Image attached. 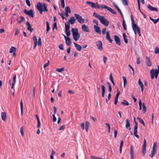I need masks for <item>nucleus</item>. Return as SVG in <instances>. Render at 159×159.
<instances>
[{"instance_id":"35","label":"nucleus","mask_w":159,"mask_h":159,"mask_svg":"<svg viewBox=\"0 0 159 159\" xmlns=\"http://www.w3.org/2000/svg\"><path fill=\"white\" fill-rule=\"evenodd\" d=\"M46 26H47V29H46V31H47V33L46 34H47L48 33V32L49 31V30H50V28L49 26V24L48 21L46 22Z\"/></svg>"},{"instance_id":"61","label":"nucleus","mask_w":159,"mask_h":159,"mask_svg":"<svg viewBox=\"0 0 159 159\" xmlns=\"http://www.w3.org/2000/svg\"><path fill=\"white\" fill-rule=\"evenodd\" d=\"M49 60H48V62L47 63H46L45 64H44V65H43L44 68H45V67L48 66L49 65Z\"/></svg>"},{"instance_id":"11","label":"nucleus","mask_w":159,"mask_h":159,"mask_svg":"<svg viewBox=\"0 0 159 159\" xmlns=\"http://www.w3.org/2000/svg\"><path fill=\"white\" fill-rule=\"evenodd\" d=\"M114 39L116 43L119 45H120L121 44V42L119 37L116 35H115L114 36Z\"/></svg>"},{"instance_id":"53","label":"nucleus","mask_w":159,"mask_h":159,"mask_svg":"<svg viewBox=\"0 0 159 159\" xmlns=\"http://www.w3.org/2000/svg\"><path fill=\"white\" fill-rule=\"evenodd\" d=\"M65 33L67 37H69L70 34V30L68 31H65Z\"/></svg>"},{"instance_id":"21","label":"nucleus","mask_w":159,"mask_h":159,"mask_svg":"<svg viewBox=\"0 0 159 159\" xmlns=\"http://www.w3.org/2000/svg\"><path fill=\"white\" fill-rule=\"evenodd\" d=\"M86 3L90 5L93 8H96V4L95 3L92 2L90 1H87Z\"/></svg>"},{"instance_id":"22","label":"nucleus","mask_w":159,"mask_h":159,"mask_svg":"<svg viewBox=\"0 0 159 159\" xmlns=\"http://www.w3.org/2000/svg\"><path fill=\"white\" fill-rule=\"evenodd\" d=\"M101 87L102 90V97H104L105 92V88L104 85H102Z\"/></svg>"},{"instance_id":"26","label":"nucleus","mask_w":159,"mask_h":159,"mask_svg":"<svg viewBox=\"0 0 159 159\" xmlns=\"http://www.w3.org/2000/svg\"><path fill=\"white\" fill-rule=\"evenodd\" d=\"M93 16L95 17L98 18L99 20L102 17V16H100L98 14L95 12L93 13Z\"/></svg>"},{"instance_id":"18","label":"nucleus","mask_w":159,"mask_h":159,"mask_svg":"<svg viewBox=\"0 0 159 159\" xmlns=\"http://www.w3.org/2000/svg\"><path fill=\"white\" fill-rule=\"evenodd\" d=\"M130 155L131 157V158H134V155L133 149V146L132 145H131L130 146Z\"/></svg>"},{"instance_id":"48","label":"nucleus","mask_w":159,"mask_h":159,"mask_svg":"<svg viewBox=\"0 0 159 159\" xmlns=\"http://www.w3.org/2000/svg\"><path fill=\"white\" fill-rule=\"evenodd\" d=\"M54 29H55L56 30H57V29L56 22H54L53 25V26L52 27L53 30Z\"/></svg>"},{"instance_id":"39","label":"nucleus","mask_w":159,"mask_h":159,"mask_svg":"<svg viewBox=\"0 0 159 159\" xmlns=\"http://www.w3.org/2000/svg\"><path fill=\"white\" fill-rule=\"evenodd\" d=\"M122 78L123 80V82H124V87L125 88V85L127 84V81L126 79V78L124 76H122Z\"/></svg>"},{"instance_id":"49","label":"nucleus","mask_w":159,"mask_h":159,"mask_svg":"<svg viewBox=\"0 0 159 159\" xmlns=\"http://www.w3.org/2000/svg\"><path fill=\"white\" fill-rule=\"evenodd\" d=\"M20 20L18 21V23H21L23 20H25V18L23 16L20 17Z\"/></svg>"},{"instance_id":"40","label":"nucleus","mask_w":159,"mask_h":159,"mask_svg":"<svg viewBox=\"0 0 159 159\" xmlns=\"http://www.w3.org/2000/svg\"><path fill=\"white\" fill-rule=\"evenodd\" d=\"M157 142H156L153 143L152 149L157 150Z\"/></svg>"},{"instance_id":"28","label":"nucleus","mask_w":159,"mask_h":159,"mask_svg":"<svg viewBox=\"0 0 159 159\" xmlns=\"http://www.w3.org/2000/svg\"><path fill=\"white\" fill-rule=\"evenodd\" d=\"M126 121V125L125 127L127 128H128L130 126V124L129 121V119H126L125 120Z\"/></svg>"},{"instance_id":"32","label":"nucleus","mask_w":159,"mask_h":159,"mask_svg":"<svg viewBox=\"0 0 159 159\" xmlns=\"http://www.w3.org/2000/svg\"><path fill=\"white\" fill-rule=\"evenodd\" d=\"M16 51V48L14 47H11V48L10 49L9 52L11 53L14 52H15Z\"/></svg>"},{"instance_id":"15","label":"nucleus","mask_w":159,"mask_h":159,"mask_svg":"<svg viewBox=\"0 0 159 159\" xmlns=\"http://www.w3.org/2000/svg\"><path fill=\"white\" fill-rule=\"evenodd\" d=\"M75 20H76L74 17L72 16L69 20L68 21L67 23H68L69 24H70L71 25H73L75 23Z\"/></svg>"},{"instance_id":"20","label":"nucleus","mask_w":159,"mask_h":159,"mask_svg":"<svg viewBox=\"0 0 159 159\" xmlns=\"http://www.w3.org/2000/svg\"><path fill=\"white\" fill-rule=\"evenodd\" d=\"M65 40L66 45L67 46H70L71 43V39L69 37H67V39Z\"/></svg>"},{"instance_id":"51","label":"nucleus","mask_w":159,"mask_h":159,"mask_svg":"<svg viewBox=\"0 0 159 159\" xmlns=\"http://www.w3.org/2000/svg\"><path fill=\"white\" fill-rule=\"evenodd\" d=\"M38 44V46H41V39L40 37H39Z\"/></svg>"},{"instance_id":"60","label":"nucleus","mask_w":159,"mask_h":159,"mask_svg":"<svg viewBox=\"0 0 159 159\" xmlns=\"http://www.w3.org/2000/svg\"><path fill=\"white\" fill-rule=\"evenodd\" d=\"M110 79L111 82L113 81L112 74L111 73H110Z\"/></svg>"},{"instance_id":"4","label":"nucleus","mask_w":159,"mask_h":159,"mask_svg":"<svg viewBox=\"0 0 159 159\" xmlns=\"http://www.w3.org/2000/svg\"><path fill=\"white\" fill-rule=\"evenodd\" d=\"M100 7L101 8H104L106 9L107 10L111 12L114 14H117L116 12V11H113L111 7H108L107 6L102 4L100 6Z\"/></svg>"},{"instance_id":"57","label":"nucleus","mask_w":159,"mask_h":159,"mask_svg":"<svg viewBox=\"0 0 159 159\" xmlns=\"http://www.w3.org/2000/svg\"><path fill=\"white\" fill-rule=\"evenodd\" d=\"M129 66L131 69L133 71V75H134V70L133 68L130 65H129Z\"/></svg>"},{"instance_id":"41","label":"nucleus","mask_w":159,"mask_h":159,"mask_svg":"<svg viewBox=\"0 0 159 159\" xmlns=\"http://www.w3.org/2000/svg\"><path fill=\"white\" fill-rule=\"evenodd\" d=\"M123 4L125 6L128 5V4L127 0H121Z\"/></svg>"},{"instance_id":"27","label":"nucleus","mask_w":159,"mask_h":159,"mask_svg":"<svg viewBox=\"0 0 159 159\" xmlns=\"http://www.w3.org/2000/svg\"><path fill=\"white\" fill-rule=\"evenodd\" d=\"M123 36L125 42L126 43H128V39L127 38V36L125 33H123Z\"/></svg>"},{"instance_id":"24","label":"nucleus","mask_w":159,"mask_h":159,"mask_svg":"<svg viewBox=\"0 0 159 159\" xmlns=\"http://www.w3.org/2000/svg\"><path fill=\"white\" fill-rule=\"evenodd\" d=\"M1 116L2 119L4 121H5L6 117V113L5 112H2Z\"/></svg>"},{"instance_id":"29","label":"nucleus","mask_w":159,"mask_h":159,"mask_svg":"<svg viewBox=\"0 0 159 159\" xmlns=\"http://www.w3.org/2000/svg\"><path fill=\"white\" fill-rule=\"evenodd\" d=\"M121 104L125 106H128L129 105V103L126 100H124Z\"/></svg>"},{"instance_id":"14","label":"nucleus","mask_w":159,"mask_h":159,"mask_svg":"<svg viewBox=\"0 0 159 159\" xmlns=\"http://www.w3.org/2000/svg\"><path fill=\"white\" fill-rule=\"evenodd\" d=\"M26 25L27 26V29L30 31V32H32L34 30V29L31 28V26L30 24L29 21H27L26 23Z\"/></svg>"},{"instance_id":"36","label":"nucleus","mask_w":159,"mask_h":159,"mask_svg":"<svg viewBox=\"0 0 159 159\" xmlns=\"http://www.w3.org/2000/svg\"><path fill=\"white\" fill-rule=\"evenodd\" d=\"M76 49L79 51H80L81 50L82 47L80 45L78 44H76L75 46Z\"/></svg>"},{"instance_id":"63","label":"nucleus","mask_w":159,"mask_h":159,"mask_svg":"<svg viewBox=\"0 0 159 159\" xmlns=\"http://www.w3.org/2000/svg\"><path fill=\"white\" fill-rule=\"evenodd\" d=\"M52 117H53V121L54 122H55L57 120V118L55 116V114H53L52 115Z\"/></svg>"},{"instance_id":"17","label":"nucleus","mask_w":159,"mask_h":159,"mask_svg":"<svg viewBox=\"0 0 159 159\" xmlns=\"http://www.w3.org/2000/svg\"><path fill=\"white\" fill-rule=\"evenodd\" d=\"M94 30L96 32L100 34H101V30L99 27L95 25H94Z\"/></svg>"},{"instance_id":"31","label":"nucleus","mask_w":159,"mask_h":159,"mask_svg":"<svg viewBox=\"0 0 159 159\" xmlns=\"http://www.w3.org/2000/svg\"><path fill=\"white\" fill-rule=\"evenodd\" d=\"M146 146L143 145V148L142 150V153L143 154V156H144L146 152Z\"/></svg>"},{"instance_id":"38","label":"nucleus","mask_w":159,"mask_h":159,"mask_svg":"<svg viewBox=\"0 0 159 159\" xmlns=\"http://www.w3.org/2000/svg\"><path fill=\"white\" fill-rule=\"evenodd\" d=\"M20 106L21 114L22 115H23V104L22 100H21V102H20Z\"/></svg>"},{"instance_id":"13","label":"nucleus","mask_w":159,"mask_h":159,"mask_svg":"<svg viewBox=\"0 0 159 159\" xmlns=\"http://www.w3.org/2000/svg\"><path fill=\"white\" fill-rule=\"evenodd\" d=\"M147 8L149 10L151 11H158L157 8L152 7L149 4L148 5Z\"/></svg>"},{"instance_id":"3","label":"nucleus","mask_w":159,"mask_h":159,"mask_svg":"<svg viewBox=\"0 0 159 159\" xmlns=\"http://www.w3.org/2000/svg\"><path fill=\"white\" fill-rule=\"evenodd\" d=\"M130 17L132 21V25L133 29L134 31H138L140 29V28L135 23L132 14L131 15Z\"/></svg>"},{"instance_id":"59","label":"nucleus","mask_w":159,"mask_h":159,"mask_svg":"<svg viewBox=\"0 0 159 159\" xmlns=\"http://www.w3.org/2000/svg\"><path fill=\"white\" fill-rule=\"evenodd\" d=\"M139 110H142V102L140 100L139 102Z\"/></svg>"},{"instance_id":"62","label":"nucleus","mask_w":159,"mask_h":159,"mask_svg":"<svg viewBox=\"0 0 159 159\" xmlns=\"http://www.w3.org/2000/svg\"><path fill=\"white\" fill-rule=\"evenodd\" d=\"M58 14L63 19H65V17H64V16L62 13H58Z\"/></svg>"},{"instance_id":"43","label":"nucleus","mask_w":159,"mask_h":159,"mask_svg":"<svg viewBox=\"0 0 159 159\" xmlns=\"http://www.w3.org/2000/svg\"><path fill=\"white\" fill-rule=\"evenodd\" d=\"M123 26L124 30H126L127 29V28L126 26V24L125 21L124 19H123Z\"/></svg>"},{"instance_id":"2","label":"nucleus","mask_w":159,"mask_h":159,"mask_svg":"<svg viewBox=\"0 0 159 159\" xmlns=\"http://www.w3.org/2000/svg\"><path fill=\"white\" fill-rule=\"evenodd\" d=\"M73 39L75 41L78 40L80 38V34L78 33V30L77 28H72L71 29Z\"/></svg>"},{"instance_id":"9","label":"nucleus","mask_w":159,"mask_h":159,"mask_svg":"<svg viewBox=\"0 0 159 159\" xmlns=\"http://www.w3.org/2000/svg\"><path fill=\"white\" fill-rule=\"evenodd\" d=\"M23 12L30 17H34V12L32 9L28 11L26 9H25L23 10Z\"/></svg>"},{"instance_id":"58","label":"nucleus","mask_w":159,"mask_h":159,"mask_svg":"<svg viewBox=\"0 0 159 159\" xmlns=\"http://www.w3.org/2000/svg\"><path fill=\"white\" fill-rule=\"evenodd\" d=\"M114 137L116 138L117 134V131L116 129H114Z\"/></svg>"},{"instance_id":"19","label":"nucleus","mask_w":159,"mask_h":159,"mask_svg":"<svg viewBox=\"0 0 159 159\" xmlns=\"http://www.w3.org/2000/svg\"><path fill=\"white\" fill-rule=\"evenodd\" d=\"M146 63L147 65L148 66H152V64L150 61V58L148 57H146Z\"/></svg>"},{"instance_id":"10","label":"nucleus","mask_w":159,"mask_h":159,"mask_svg":"<svg viewBox=\"0 0 159 159\" xmlns=\"http://www.w3.org/2000/svg\"><path fill=\"white\" fill-rule=\"evenodd\" d=\"M96 44L98 49L101 50L102 49V43L101 41L100 40L96 42Z\"/></svg>"},{"instance_id":"55","label":"nucleus","mask_w":159,"mask_h":159,"mask_svg":"<svg viewBox=\"0 0 159 159\" xmlns=\"http://www.w3.org/2000/svg\"><path fill=\"white\" fill-rule=\"evenodd\" d=\"M80 125L82 129L83 130H84V123L83 122H82V123H80Z\"/></svg>"},{"instance_id":"47","label":"nucleus","mask_w":159,"mask_h":159,"mask_svg":"<svg viewBox=\"0 0 159 159\" xmlns=\"http://www.w3.org/2000/svg\"><path fill=\"white\" fill-rule=\"evenodd\" d=\"M61 4L62 8H64L65 6L64 0H61Z\"/></svg>"},{"instance_id":"42","label":"nucleus","mask_w":159,"mask_h":159,"mask_svg":"<svg viewBox=\"0 0 159 159\" xmlns=\"http://www.w3.org/2000/svg\"><path fill=\"white\" fill-rule=\"evenodd\" d=\"M64 68L62 67L61 68H57L56 70L59 72H61L62 71H64Z\"/></svg>"},{"instance_id":"23","label":"nucleus","mask_w":159,"mask_h":159,"mask_svg":"<svg viewBox=\"0 0 159 159\" xmlns=\"http://www.w3.org/2000/svg\"><path fill=\"white\" fill-rule=\"evenodd\" d=\"M157 153V150L152 149V151L151 154L149 155V156L151 157L152 158Z\"/></svg>"},{"instance_id":"25","label":"nucleus","mask_w":159,"mask_h":159,"mask_svg":"<svg viewBox=\"0 0 159 159\" xmlns=\"http://www.w3.org/2000/svg\"><path fill=\"white\" fill-rule=\"evenodd\" d=\"M65 31H68L70 30V25L68 23H65Z\"/></svg>"},{"instance_id":"34","label":"nucleus","mask_w":159,"mask_h":159,"mask_svg":"<svg viewBox=\"0 0 159 159\" xmlns=\"http://www.w3.org/2000/svg\"><path fill=\"white\" fill-rule=\"evenodd\" d=\"M142 106H143V113H145L147 111L146 107L145 106V103H142Z\"/></svg>"},{"instance_id":"50","label":"nucleus","mask_w":159,"mask_h":159,"mask_svg":"<svg viewBox=\"0 0 159 159\" xmlns=\"http://www.w3.org/2000/svg\"><path fill=\"white\" fill-rule=\"evenodd\" d=\"M33 39L34 41V43H37V40L36 37L35 35H34L33 37Z\"/></svg>"},{"instance_id":"1","label":"nucleus","mask_w":159,"mask_h":159,"mask_svg":"<svg viewBox=\"0 0 159 159\" xmlns=\"http://www.w3.org/2000/svg\"><path fill=\"white\" fill-rule=\"evenodd\" d=\"M36 7L40 14H42L43 11L47 12L48 11L47 7L45 3L42 4L40 2H38L37 4Z\"/></svg>"},{"instance_id":"52","label":"nucleus","mask_w":159,"mask_h":159,"mask_svg":"<svg viewBox=\"0 0 159 159\" xmlns=\"http://www.w3.org/2000/svg\"><path fill=\"white\" fill-rule=\"evenodd\" d=\"M154 52L156 54L159 53V48L157 47L154 49Z\"/></svg>"},{"instance_id":"7","label":"nucleus","mask_w":159,"mask_h":159,"mask_svg":"<svg viewBox=\"0 0 159 159\" xmlns=\"http://www.w3.org/2000/svg\"><path fill=\"white\" fill-rule=\"evenodd\" d=\"M134 122L135 123V125L134 126V136L137 137V138H139V136L137 134V129L138 127V124L137 122L136 121V120H134Z\"/></svg>"},{"instance_id":"45","label":"nucleus","mask_w":159,"mask_h":159,"mask_svg":"<svg viewBox=\"0 0 159 159\" xmlns=\"http://www.w3.org/2000/svg\"><path fill=\"white\" fill-rule=\"evenodd\" d=\"M90 158L91 159H102L99 157H98L96 156H91L90 157Z\"/></svg>"},{"instance_id":"12","label":"nucleus","mask_w":159,"mask_h":159,"mask_svg":"<svg viewBox=\"0 0 159 159\" xmlns=\"http://www.w3.org/2000/svg\"><path fill=\"white\" fill-rule=\"evenodd\" d=\"M81 29L82 31L84 32H89V28L87 25L83 24L82 25Z\"/></svg>"},{"instance_id":"56","label":"nucleus","mask_w":159,"mask_h":159,"mask_svg":"<svg viewBox=\"0 0 159 159\" xmlns=\"http://www.w3.org/2000/svg\"><path fill=\"white\" fill-rule=\"evenodd\" d=\"M25 1L26 3L28 6L30 7L31 6L30 2L29 0H25Z\"/></svg>"},{"instance_id":"37","label":"nucleus","mask_w":159,"mask_h":159,"mask_svg":"<svg viewBox=\"0 0 159 159\" xmlns=\"http://www.w3.org/2000/svg\"><path fill=\"white\" fill-rule=\"evenodd\" d=\"M137 119L139 120V122L140 123H141L143 125H144V126H145V123H144V121L143 120L142 118H141L139 117H137Z\"/></svg>"},{"instance_id":"5","label":"nucleus","mask_w":159,"mask_h":159,"mask_svg":"<svg viewBox=\"0 0 159 159\" xmlns=\"http://www.w3.org/2000/svg\"><path fill=\"white\" fill-rule=\"evenodd\" d=\"M99 20L101 23L106 26H107L109 24V21L105 17L103 16H102L101 18L99 19Z\"/></svg>"},{"instance_id":"8","label":"nucleus","mask_w":159,"mask_h":159,"mask_svg":"<svg viewBox=\"0 0 159 159\" xmlns=\"http://www.w3.org/2000/svg\"><path fill=\"white\" fill-rule=\"evenodd\" d=\"M157 67L158 69L157 68H156L155 70L152 69L150 70L152 73H153L155 75V77L156 79L157 78L158 75L159 73V65H157Z\"/></svg>"},{"instance_id":"54","label":"nucleus","mask_w":159,"mask_h":159,"mask_svg":"<svg viewBox=\"0 0 159 159\" xmlns=\"http://www.w3.org/2000/svg\"><path fill=\"white\" fill-rule=\"evenodd\" d=\"M120 94V92L118 91V89H117V93L116 95V97L115 98H118V97L119 96V95Z\"/></svg>"},{"instance_id":"16","label":"nucleus","mask_w":159,"mask_h":159,"mask_svg":"<svg viewBox=\"0 0 159 159\" xmlns=\"http://www.w3.org/2000/svg\"><path fill=\"white\" fill-rule=\"evenodd\" d=\"M106 38L107 39V40L109 41V42L110 43H112V42H113V40L110 38V34H109V32L107 31L106 32Z\"/></svg>"},{"instance_id":"46","label":"nucleus","mask_w":159,"mask_h":159,"mask_svg":"<svg viewBox=\"0 0 159 159\" xmlns=\"http://www.w3.org/2000/svg\"><path fill=\"white\" fill-rule=\"evenodd\" d=\"M138 84L140 85V87L144 86V85L143 83L141 81L140 79H139L138 80Z\"/></svg>"},{"instance_id":"6","label":"nucleus","mask_w":159,"mask_h":159,"mask_svg":"<svg viewBox=\"0 0 159 159\" xmlns=\"http://www.w3.org/2000/svg\"><path fill=\"white\" fill-rule=\"evenodd\" d=\"M74 16L76 18L78 21L80 23H82L84 22L85 20L82 18V17L79 15L77 14H75Z\"/></svg>"},{"instance_id":"33","label":"nucleus","mask_w":159,"mask_h":159,"mask_svg":"<svg viewBox=\"0 0 159 159\" xmlns=\"http://www.w3.org/2000/svg\"><path fill=\"white\" fill-rule=\"evenodd\" d=\"M65 11L66 12L70 13L71 10L70 7L69 6H66L65 8Z\"/></svg>"},{"instance_id":"44","label":"nucleus","mask_w":159,"mask_h":159,"mask_svg":"<svg viewBox=\"0 0 159 159\" xmlns=\"http://www.w3.org/2000/svg\"><path fill=\"white\" fill-rule=\"evenodd\" d=\"M20 132L21 133V135L23 137L24 136V127L23 126H22L20 128Z\"/></svg>"},{"instance_id":"64","label":"nucleus","mask_w":159,"mask_h":159,"mask_svg":"<svg viewBox=\"0 0 159 159\" xmlns=\"http://www.w3.org/2000/svg\"><path fill=\"white\" fill-rule=\"evenodd\" d=\"M63 45L62 44H61L59 46V49L61 50H63L64 49V48L63 47Z\"/></svg>"},{"instance_id":"30","label":"nucleus","mask_w":159,"mask_h":159,"mask_svg":"<svg viewBox=\"0 0 159 159\" xmlns=\"http://www.w3.org/2000/svg\"><path fill=\"white\" fill-rule=\"evenodd\" d=\"M149 19L151 20L152 21L154 24L157 23V22L159 20V18H158L157 19H155L152 18L151 17H149Z\"/></svg>"}]
</instances>
